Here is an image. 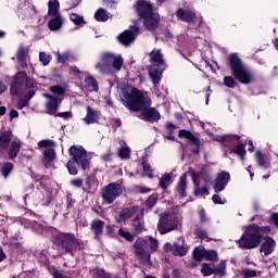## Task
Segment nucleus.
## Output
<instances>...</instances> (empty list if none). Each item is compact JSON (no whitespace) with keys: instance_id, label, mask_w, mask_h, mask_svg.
<instances>
[{"instance_id":"obj_1","label":"nucleus","mask_w":278,"mask_h":278,"mask_svg":"<svg viewBox=\"0 0 278 278\" xmlns=\"http://www.w3.org/2000/svg\"><path fill=\"white\" fill-rule=\"evenodd\" d=\"M124 105L130 109L132 112H141L139 118L153 123V121H160V112L151 108V100L137 88H132L130 92L124 93L122 99Z\"/></svg>"},{"instance_id":"obj_2","label":"nucleus","mask_w":278,"mask_h":278,"mask_svg":"<svg viewBox=\"0 0 278 278\" xmlns=\"http://www.w3.org/2000/svg\"><path fill=\"white\" fill-rule=\"evenodd\" d=\"M53 244L61 255H75L77 251L86 249V242L77 239L73 232H59L53 237Z\"/></svg>"},{"instance_id":"obj_3","label":"nucleus","mask_w":278,"mask_h":278,"mask_svg":"<svg viewBox=\"0 0 278 278\" xmlns=\"http://www.w3.org/2000/svg\"><path fill=\"white\" fill-rule=\"evenodd\" d=\"M68 153L72 157L66 164L70 175H77L79 173L78 168H81V170L90 168V157L84 147L72 146L68 149Z\"/></svg>"},{"instance_id":"obj_4","label":"nucleus","mask_w":278,"mask_h":278,"mask_svg":"<svg viewBox=\"0 0 278 278\" xmlns=\"http://www.w3.org/2000/svg\"><path fill=\"white\" fill-rule=\"evenodd\" d=\"M123 64H125V60L121 54L104 52L96 65V70L102 75H116L123 68Z\"/></svg>"},{"instance_id":"obj_5","label":"nucleus","mask_w":278,"mask_h":278,"mask_svg":"<svg viewBox=\"0 0 278 278\" xmlns=\"http://www.w3.org/2000/svg\"><path fill=\"white\" fill-rule=\"evenodd\" d=\"M182 216L176 212H166L161 215L157 223V231L161 236L170 233V231H177L181 227Z\"/></svg>"},{"instance_id":"obj_6","label":"nucleus","mask_w":278,"mask_h":278,"mask_svg":"<svg viewBox=\"0 0 278 278\" xmlns=\"http://www.w3.org/2000/svg\"><path fill=\"white\" fill-rule=\"evenodd\" d=\"M229 64L235 79L240 84H251L253 81V74L244 66L238 54L229 55Z\"/></svg>"},{"instance_id":"obj_7","label":"nucleus","mask_w":278,"mask_h":278,"mask_svg":"<svg viewBox=\"0 0 278 278\" xmlns=\"http://www.w3.org/2000/svg\"><path fill=\"white\" fill-rule=\"evenodd\" d=\"M262 238H264V235L260 233V229L255 228V224H253L245 228L243 235L238 240V244L240 249H257L262 244Z\"/></svg>"},{"instance_id":"obj_8","label":"nucleus","mask_w":278,"mask_h":278,"mask_svg":"<svg viewBox=\"0 0 278 278\" xmlns=\"http://www.w3.org/2000/svg\"><path fill=\"white\" fill-rule=\"evenodd\" d=\"M136 255L147 264L151 260V253L157 251V241L153 237L139 238L135 242Z\"/></svg>"},{"instance_id":"obj_9","label":"nucleus","mask_w":278,"mask_h":278,"mask_svg":"<svg viewBox=\"0 0 278 278\" xmlns=\"http://www.w3.org/2000/svg\"><path fill=\"white\" fill-rule=\"evenodd\" d=\"M123 194V186L121 184L111 182L102 188L101 197L104 203L111 205L118 197Z\"/></svg>"},{"instance_id":"obj_10","label":"nucleus","mask_w":278,"mask_h":278,"mask_svg":"<svg viewBox=\"0 0 278 278\" xmlns=\"http://www.w3.org/2000/svg\"><path fill=\"white\" fill-rule=\"evenodd\" d=\"M42 97L48 99L46 102L47 114H55V112L60 110V105H62V98L51 96L49 93H43Z\"/></svg>"},{"instance_id":"obj_11","label":"nucleus","mask_w":278,"mask_h":278,"mask_svg":"<svg viewBox=\"0 0 278 278\" xmlns=\"http://www.w3.org/2000/svg\"><path fill=\"white\" fill-rule=\"evenodd\" d=\"M139 29L140 28H138L137 25L131 26L130 29L125 30L117 37L118 41L125 47H127V45H131V42L136 40V36H138Z\"/></svg>"},{"instance_id":"obj_12","label":"nucleus","mask_w":278,"mask_h":278,"mask_svg":"<svg viewBox=\"0 0 278 278\" xmlns=\"http://www.w3.org/2000/svg\"><path fill=\"white\" fill-rule=\"evenodd\" d=\"M176 16L179 21L185 23H194V25H201V17H197V14L190 10L178 9Z\"/></svg>"},{"instance_id":"obj_13","label":"nucleus","mask_w":278,"mask_h":278,"mask_svg":"<svg viewBox=\"0 0 278 278\" xmlns=\"http://www.w3.org/2000/svg\"><path fill=\"white\" fill-rule=\"evenodd\" d=\"M136 12L141 18H149V16L154 14L151 3L144 0H138L136 2Z\"/></svg>"},{"instance_id":"obj_14","label":"nucleus","mask_w":278,"mask_h":278,"mask_svg":"<svg viewBox=\"0 0 278 278\" xmlns=\"http://www.w3.org/2000/svg\"><path fill=\"white\" fill-rule=\"evenodd\" d=\"M179 138H186L189 141L190 147H194L192 149V153H199L201 141L199 140V138L194 137L192 132L188 130H180Z\"/></svg>"},{"instance_id":"obj_15","label":"nucleus","mask_w":278,"mask_h":278,"mask_svg":"<svg viewBox=\"0 0 278 278\" xmlns=\"http://www.w3.org/2000/svg\"><path fill=\"white\" fill-rule=\"evenodd\" d=\"M229 173L222 172L217 175V178L215 180L214 190L215 192H223L225 188H227V184H229Z\"/></svg>"},{"instance_id":"obj_16","label":"nucleus","mask_w":278,"mask_h":278,"mask_svg":"<svg viewBox=\"0 0 278 278\" xmlns=\"http://www.w3.org/2000/svg\"><path fill=\"white\" fill-rule=\"evenodd\" d=\"M186 190H188V175L182 174L179 177L178 184L176 186L177 197H179V199H184V197H187Z\"/></svg>"},{"instance_id":"obj_17","label":"nucleus","mask_w":278,"mask_h":278,"mask_svg":"<svg viewBox=\"0 0 278 278\" xmlns=\"http://www.w3.org/2000/svg\"><path fill=\"white\" fill-rule=\"evenodd\" d=\"M86 111H87V115L86 117L83 119L84 123L86 125H94V123H98L99 121V116H101V114L99 113V111L90 108V106H87L86 108Z\"/></svg>"},{"instance_id":"obj_18","label":"nucleus","mask_w":278,"mask_h":278,"mask_svg":"<svg viewBox=\"0 0 278 278\" xmlns=\"http://www.w3.org/2000/svg\"><path fill=\"white\" fill-rule=\"evenodd\" d=\"M275 247H277L275 239L265 237V242L261 245V253H263L265 256H268L273 253V251H275Z\"/></svg>"},{"instance_id":"obj_19","label":"nucleus","mask_w":278,"mask_h":278,"mask_svg":"<svg viewBox=\"0 0 278 278\" xmlns=\"http://www.w3.org/2000/svg\"><path fill=\"white\" fill-rule=\"evenodd\" d=\"M17 14H18V16H22V17H27V16H31V14H36L34 4H31L29 2H24V3L20 4Z\"/></svg>"},{"instance_id":"obj_20","label":"nucleus","mask_w":278,"mask_h":278,"mask_svg":"<svg viewBox=\"0 0 278 278\" xmlns=\"http://www.w3.org/2000/svg\"><path fill=\"white\" fill-rule=\"evenodd\" d=\"M12 142V130L0 131V151H5Z\"/></svg>"},{"instance_id":"obj_21","label":"nucleus","mask_w":278,"mask_h":278,"mask_svg":"<svg viewBox=\"0 0 278 278\" xmlns=\"http://www.w3.org/2000/svg\"><path fill=\"white\" fill-rule=\"evenodd\" d=\"M160 24V15L153 13L146 17L144 27L149 31H153V29H157V25Z\"/></svg>"},{"instance_id":"obj_22","label":"nucleus","mask_w":278,"mask_h":278,"mask_svg":"<svg viewBox=\"0 0 278 278\" xmlns=\"http://www.w3.org/2000/svg\"><path fill=\"white\" fill-rule=\"evenodd\" d=\"M150 62L154 66H164V55H162V50L154 49L150 52Z\"/></svg>"},{"instance_id":"obj_23","label":"nucleus","mask_w":278,"mask_h":278,"mask_svg":"<svg viewBox=\"0 0 278 278\" xmlns=\"http://www.w3.org/2000/svg\"><path fill=\"white\" fill-rule=\"evenodd\" d=\"M85 88L88 92H99V81L90 75L85 77Z\"/></svg>"},{"instance_id":"obj_24","label":"nucleus","mask_w":278,"mask_h":278,"mask_svg":"<svg viewBox=\"0 0 278 278\" xmlns=\"http://www.w3.org/2000/svg\"><path fill=\"white\" fill-rule=\"evenodd\" d=\"M27 53H29L28 48L20 47L16 58H17V62H18V65L21 66V68H27V62L25 61V60H27Z\"/></svg>"},{"instance_id":"obj_25","label":"nucleus","mask_w":278,"mask_h":278,"mask_svg":"<svg viewBox=\"0 0 278 278\" xmlns=\"http://www.w3.org/2000/svg\"><path fill=\"white\" fill-rule=\"evenodd\" d=\"M105 223L101 219H94L91 222V229L96 236V239L99 240L101 236L103 235V227Z\"/></svg>"},{"instance_id":"obj_26","label":"nucleus","mask_w":278,"mask_h":278,"mask_svg":"<svg viewBox=\"0 0 278 278\" xmlns=\"http://www.w3.org/2000/svg\"><path fill=\"white\" fill-rule=\"evenodd\" d=\"M149 76L155 88H157V84L162 81V70H159L157 67H150Z\"/></svg>"},{"instance_id":"obj_27","label":"nucleus","mask_w":278,"mask_h":278,"mask_svg":"<svg viewBox=\"0 0 278 278\" xmlns=\"http://www.w3.org/2000/svg\"><path fill=\"white\" fill-rule=\"evenodd\" d=\"M48 14L50 16H62L60 14V1L49 0V2H48Z\"/></svg>"},{"instance_id":"obj_28","label":"nucleus","mask_w":278,"mask_h":278,"mask_svg":"<svg viewBox=\"0 0 278 278\" xmlns=\"http://www.w3.org/2000/svg\"><path fill=\"white\" fill-rule=\"evenodd\" d=\"M214 140L216 142H238L240 140V136L238 135H217L215 136Z\"/></svg>"},{"instance_id":"obj_29","label":"nucleus","mask_w":278,"mask_h":278,"mask_svg":"<svg viewBox=\"0 0 278 278\" xmlns=\"http://www.w3.org/2000/svg\"><path fill=\"white\" fill-rule=\"evenodd\" d=\"M214 140L216 142H238L240 140V136L238 135H217L215 136Z\"/></svg>"},{"instance_id":"obj_30","label":"nucleus","mask_w":278,"mask_h":278,"mask_svg":"<svg viewBox=\"0 0 278 278\" xmlns=\"http://www.w3.org/2000/svg\"><path fill=\"white\" fill-rule=\"evenodd\" d=\"M238 142L237 146L231 150V153H236V155H239L241 159V162H244V155H247V150L244 149L245 144L240 142V139L238 141H233V143Z\"/></svg>"},{"instance_id":"obj_31","label":"nucleus","mask_w":278,"mask_h":278,"mask_svg":"<svg viewBox=\"0 0 278 278\" xmlns=\"http://www.w3.org/2000/svg\"><path fill=\"white\" fill-rule=\"evenodd\" d=\"M20 152H21V141L17 139H14L9 150L10 160H15L16 155H18Z\"/></svg>"},{"instance_id":"obj_32","label":"nucleus","mask_w":278,"mask_h":278,"mask_svg":"<svg viewBox=\"0 0 278 278\" xmlns=\"http://www.w3.org/2000/svg\"><path fill=\"white\" fill-rule=\"evenodd\" d=\"M62 15H52V18L49 22V29L51 31H58L62 27Z\"/></svg>"},{"instance_id":"obj_33","label":"nucleus","mask_w":278,"mask_h":278,"mask_svg":"<svg viewBox=\"0 0 278 278\" xmlns=\"http://www.w3.org/2000/svg\"><path fill=\"white\" fill-rule=\"evenodd\" d=\"M174 255L178 257L188 255V247L184 243L181 245H179V243H174Z\"/></svg>"},{"instance_id":"obj_34","label":"nucleus","mask_w":278,"mask_h":278,"mask_svg":"<svg viewBox=\"0 0 278 278\" xmlns=\"http://www.w3.org/2000/svg\"><path fill=\"white\" fill-rule=\"evenodd\" d=\"M192 181L195 186L194 188V194L195 197H203V194H207V186L199 187V184L197 182V174H193Z\"/></svg>"},{"instance_id":"obj_35","label":"nucleus","mask_w":278,"mask_h":278,"mask_svg":"<svg viewBox=\"0 0 278 278\" xmlns=\"http://www.w3.org/2000/svg\"><path fill=\"white\" fill-rule=\"evenodd\" d=\"M170 184H173V174H165L160 178L159 186L162 188V190H166Z\"/></svg>"},{"instance_id":"obj_36","label":"nucleus","mask_w":278,"mask_h":278,"mask_svg":"<svg viewBox=\"0 0 278 278\" xmlns=\"http://www.w3.org/2000/svg\"><path fill=\"white\" fill-rule=\"evenodd\" d=\"M50 92H52V94H55L54 97L62 99V97H64V94H66V88H64L60 85H54V86L50 87Z\"/></svg>"},{"instance_id":"obj_37","label":"nucleus","mask_w":278,"mask_h":278,"mask_svg":"<svg viewBox=\"0 0 278 278\" xmlns=\"http://www.w3.org/2000/svg\"><path fill=\"white\" fill-rule=\"evenodd\" d=\"M72 58L73 55L68 51L63 53H60V52L56 53V61L59 62V64H66V62H71Z\"/></svg>"},{"instance_id":"obj_38","label":"nucleus","mask_w":278,"mask_h":278,"mask_svg":"<svg viewBox=\"0 0 278 278\" xmlns=\"http://www.w3.org/2000/svg\"><path fill=\"white\" fill-rule=\"evenodd\" d=\"M94 18L100 23H105V21L110 18V15H108V11H105V9H99L94 14Z\"/></svg>"},{"instance_id":"obj_39","label":"nucleus","mask_w":278,"mask_h":278,"mask_svg":"<svg viewBox=\"0 0 278 278\" xmlns=\"http://www.w3.org/2000/svg\"><path fill=\"white\" fill-rule=\"evenodd\" d=\"M13 168H14V165H12V163H4L0 168V173H1L2 177H4V179H8V177L10 176V173H12Z\"/></svg>"},{"instance_id":"obj_40","label":"nucleus","mask_w":278,"mask_h":278,"mask_svg":"<svg viewBox=\"0 0 278 278\" xmlns=\"http://www.w3.org/2000/svg\"><path fill=\"white\" fill-rule=\"evenodd\" d=\"M136 212H138V206L125 208L124 211H122L121 216L124 220H127V219L131 218L134 216V214H136Z\"/></svg>"},{"instance_id":"obj_41","label":"nucleus","mask_w":278,"mask_h":278,"mask_svg":"<svg viewBox=\"0 0 278 278\" xmlns=\"http://www.w3.org/2000/svg\"><path fill=\"white\" fill-rule=\"evenodd\" d=\"M132 227L136 233H142V231H144V222H142V219L139 217H136L132 222Z\"/></svg>"},{"instance_id":"obj_42","label":"nucleus","mask_w":278,"mask_h":278,"mask_svg":"<svg viewBox=\"0 0 278 278\" xmlns=\"http://www.w3.org/2000/svg\"><path fill=\"white\" fill-rule=\"evenodd\" d=\"M27 81V74L25 72H20L14 76L13 83L18 86H23Z\"/></svg>"},{"instance_id":"obj_43","label":"nucleus","mask_w":278,"mask_h":278,"mask_svg":"<svg viewBox=\"0 0 278 278\" xmlns=\"http://www.w3.org/2000/svg\"><path fill=\"white\" fill-rule=\"evenodd\" d=\"M193 260H195V262H201V260H203V257H205V249L203 248H195L193 250Z\"/></svg>"},{"instance_id":"obj_44","label":"nucleus","mask_w":278,"mask_h":278,"mask_svg":"<svg viewBox=\"0 0 278 278\" xmlns=\"http://www.w3.org/2000/svg\"><path fill=\"white\" fill-rule=\"evenodd\" d=\"M201 273L204 277H210V275H214V265L203 263Z\"/></svg>"},{"instance_id":"obj_45","label":"nucleus","mask_w":278,"mask_h":278,"mask_svg":"<svg viewBox=\"0 0 278 278\" xmlns=\"http://www.w3.org/2000/svg\"><path fill=\"white\" fill-rule=\"evenodd\" d=\"M225 261H222L217 266L213 267L214 275H218L219 277H223L225 275Z\"/></svg>"},{"instance_id":"obj_46","label":"nucleus","mask_w":278,"mask_h":278,"mask_svg":"<svg viewBox=\"0 0 278 278\" xmlns=\"http://www.w3.org/2000/svg\"><path fill=\"white\" fill-rule=\"evenodd\" d=\"M39 61L41 62V64H43V66H49V64L51 63V54L46 52H40Z\"/></svg>"},{"instance_id":"obj_47","label":"nucleus","mask_w":278,"mask_h":278,"mask_svg":"<svg viewBox=\"0 0 278 278\" xmlns=\"http://www.w3.org/2000/svg\"><path fill=\"white\" fill-rule=\"evenodd\" d=\"M38 147L39 149H53V147H55V142H53V140H41L38 142Z\"/></svg>"},{"instance_id":"obj_48","label":"nucleus","mask_w":278,"mask_h":278,"mask_svg":"<svg viewBox=\"0 0 278 278\" xmlns=\"http://www.w3.org/2000/svg\"><path fill=\"white\" fill-rule=\"evenodd\" d=\"M204 257L208 262H214L218 257V253L214 250H204Z\"/></svg>"},{"instance_id":"obj_49","label":"nucleus","mask_w":278,"mask_h":278,"mask_svg":"<svg viewBox=\"0 0 278 278\" xmlns=\"http://www.w3.org/2000/svg\"><path fill=\"white\" fill-rule=\"evenodd\" d=\"M118 236H121L122 238H124V240H127L128 242H134V235L123 228L118 230Z\"/></svg>"},{"instance_id":"obj_50","label":"nucleus","mask_w":278,"mask_h":278,"mask_svg":"<svg viewBox=\"0 0 278 278\" xmlns=\"http://www.w3.org/2000/svg\"><path fill=\"white\" fill-rule=\"evenodd\" d=\"M43 155L47 162H53V160H55V150H53V148H49L43 152Z\"/></svg>"},{"instance_id":"obj_51","label":"nucleus","mask_w":278,"mask_h":278,"mask_svg":"<svg viewBox=\"0 0 278 278\" xmlns=\"http://www.w3.org/2000/svg\"><path fill=\"white\" fill-rule=\"evenodd\" d=\"M194 236H197V238H200V240H207V231H205V229L201 227H197L194 229Z\"/></svg>"},{"instance_id":"obj_52","label":"nucleus","mask_w":278,"mask_h":278,"mask_svg":"<svg viewBox=\"0 0 278 278\" xmlns=\"http://www.w3.org/2000/svg\"><path fill=\"white\" fill-rule=\"evenodd\" d=\"M256 162L258 166H262L263 168H268V163L264 160V156L262 155V152L257 151L255 153Z\"/></svg>"},{"instance_id":"obj_53","label":"nucleus","mask_w":278,"mask_h":278,"mask_svg":"<svg viewBox=\"0 0 278 278\" xmlns=\"http://www.w3.org/2000/svg\"><path fill=\"white\" fill-rule=\"evenodd\" d=\"M237 85L238 83H236L233 77L231 76L224 77V86H226L227 88H236Z\"/></svg>"},{"instance_id":"obj_54","label":"nucleus","mask_w":278,"mask_h":278,"mask_svg":"<svg viewBox=\"0 0 278 278\" xmlns=\"http://www.w3.org/2000/svg\"><path fill=\"white\" fill-rule=\"evenodd\" d=\"M241 275L244 278H253V277H257V271L254 269L244 268V269H242Z\"/></svg>"},{"instance_id":"obj_55","label":"nucleus","mask_w":278,"mask_h":278,"mask_svg":"<svg viewBox=\"0 0 278 278\" xmlns=\"http://www.w3.org/2000/svg\"><path fill=\"white\" fill-rule=\"evenodd\" d=\"M70 18L75 25H81V23H84V16L78 15L77 13H71Z\"/></svg>"},{"instance_id":"obj_56","label":"nucleus","mask_w":278,"mask_h":278,"mask_svg":"<svg viewBox=\"0 0 278 278\" xmlns=\"http://www.w3.org/2000/svg\"><path fill=\"white\" fill-rule=\"evenodd\" d=\"M157 203V194H152L148 198V200L146 201V205L148 207H155V204Z\"/></svg>"},{"instance_id":"obj_57","label":"nucleus","mask_w":278,"mask_h":278,"mask_svg":"<svg viewBox=\"0 0 278 278\" xmlns=\"http://www.w3.org/2000/svg\"><path fill=\"white\" fill-rule=\"evenodd\" d=\"M200 177L204 180L205 186H207V184H212V175H210L207 170L202 169V172L200 173Z\"/></svg>"},{"instance_id":"obj_58","label":"nucleus","mask_w":278,"mask_h":278,"mask_svg":"<svg viewBox=\"0 0 278 278\" xmlns=\"http://www.w3.org/2000/svg\"><path fill=\"white\" fill-rule=\"evenodd\" d=\"M130 153L131 151L129 150V148H121L118 150V155L119 157H122V160H128Z\"/></svg>"},{"instance_id":"obj_59","label":"nucleus","mask_w":278,"mask_h":278,"mask_svg":"<svg viewBox=\"0 0 278 278\" xmlns=\"http://www.w3.org/2000/svg\"><path fill=\"white\" fill-rule=\"evenodd\" d=\"M21 85L16 84V83H12L11 87H10V93L13 97H16L18 94V92H21V89L18 88Z\"/></svg>"},{"instance_id":"obj_60","label":"nucleus","mask_w":278,"mask_h":278,"mask_svg":"<svg viewBox=\"0 0 278 278\" xmlns=\"http://www.w3.org/2000/svg\"><path fill=\"white\" fill-rule=\"evenodd\" d=\"M212 201L214 203H216L217 205H225V203H227V200L226 199H222V197L218 195V194H214L212 197Z\"/></svg>"},{"instance_id":"obj_61","label":"nucleus","mask_w":278,"mask_h":278,"mask_svg":"<svg viewBox=\"0 0 278 278\" xmlns=\"http://www.w3.org/2000/svg\"><path fill=\"white\" fill-rule=\"evenodd\" d=\"M71 186H74V188H81L84 186V179L76 178L71 180Z\"/></svg>"},{"instance_id":"obj_62","label":"nucleus","mask_w":278,"mask_h":278,"mask_svg":"<svg viewBox=\"0 0 278 278\" xmlns=\"http://www.w3.org/2000/svg\"><path fill=\"white\" fill-rule=\"evenodd\" d=\"M164 251L165 253H173L175 255V243H165Z\"/></svg>"},{"instance_id":"obj_63","label":"nucleus","mask_w":278,"mask_h":278,"mask_svg":"<svg viewBox=\"0 0 278 278\" xmlns=\"http://www.w3.org/2000/svg\"><path fill=\"white\" fill-rule=\"evenodd\" d=\"M29 101L27 99H22L17 101V110H23V108H26L28 105Z\"/></svg>"},{"instance_id":"obj_64","label":"nucleus","mask_w":278,"mask_h":278,"mask_svg":"<svg viewBox=\"0 0 278 278\" xmlns=\"http://www.w3.org/2000/svg\"><path fill=\"white\" fill-rule=\"evenodd\" d=\"M96 275L101 278H112L110 274H105L103 269H96Z\"/></svg>"}]
</instances>
